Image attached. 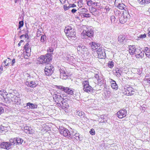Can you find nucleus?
I'll list each match as a JSON object with an SVG mask.
<instances>
[{
    "instance_id": "7",
    "label": "nucleus",
    "mask_w": 150,
    "mask_h": 150,
    "mask_svg": "<svg viewBox=\"0 0 150 150\" xmlns=\"http://www.w3.org/2000/svg\"><path fill=\"white\" fill-rule=\"evenodd\" d=\"M59 131L60 134L64 137L69 138L70 131L69 130L64 127L62 126L59 127Z\"/></svg>"
},
{
    "instance_id": "3",
    "label": "nucleus",
    "mask_w": 150,
    "mask_h": 150,
    "mask_svg": "<svg viewBox=\"0 0 150 150\" xmlns=\"http://www.w3.org/2000/svg\"><path fill=\"white\" fill-rule=\"evenodd\" d=\"M81 35V38L83 39L88 37L92 39V38L93 36L94 32L93 30L91 28L90 29L87 28L86 30H83V31Z\"/></svg>"
},
{
    "instance_id": "47",
    "label": "nucleus",
    "mask_w": 150,
    "mask_h": 150,
    "mask_svg": "<svg viewBox=\"0 0 150 150\" xmlns=\"http://www.w3.org/2000/svg\"><path fill=\"white\" fill-rule=\"evenodd\" d=\"M23 21H20L19 22L18 28H20L23 26Z\"/></svg>"
},
{
    "instance_id": "64",
    "label": "nucleus",
    "mask_w": 150,
    "mask_h": 150,
    "mask_svg": "<svg viewBox=\"0 0 150 150\" xmlns=\"http://www.w3.org/2000/svg\"><path fill=\"white\" fill-rule=\"evenodd\" d=\"M77 11V10L75 8H73L71 10V12L73 13H75Z\"/></svg>"
},
{
    "instance_id": "63",
    "label": "nucleus",
    "mask_w": 150,
    "mask_h": 150,
    "mask_svg": "<svg viewBox=\"0 0 150 150\" xmlns=\"http://www.w3.org/2000/svg\"><path fill=\"white\" fill-rule=\"evenodd\" d=\"M69 6L70 8L71 7L74 8L76 7V5L73 4H71L69 5Z\"/></svg>"
},
{
    "instance_id": "32",
    "label": "nucleus",
    "mask_w": 150,
    "mask_h": 150,
    "mask_svg": "<svg viewBox=\"0 0 150 150\" xmlns=\"http://www.w3.org/2000/svg\"><path fill=\"white\" fill-rule=\"evenodd\" d=\"M16 145H20L22 144L23 140L20 138H16Z\"/></svg>"
},
{
    "instance_id": "11",
    "label": "nucleus",
    "mask_w": 150,
    "mask_h": 150,
    "mask_svg": "<svg viewBox=\"0 0 150 150\" xmlns=\"http://www.w3.org/2000/svg\"><path fill=\"white\" fill-rule=\"evenodd\" d=\"M127 114V111L125 110H121L117 113V115L120 119H122L126 117Z\"/></svg>"
},
{
    "instance_id": "58",
    "label": "nucleus",
    "mask_w": 150,
    "mask_h": 150,
    "mask_svg": "<svg viewBox=\"0 0 150 150\" xmlns=\"http://www.w3.org/2000/svg\"><path fill=\"white\" fill-rule=\"evenodd\" d=\"M16 62V59H13L11 61V64L12 66H14L15 63Z\"/></svg>"
},
{
    "instance_id": "9",
    "label": "nucleus",
    "mask_w": 150,
    "mask_h": 150,
    "mask_svg": "<svg viewBox=\"0 0 150 150\" xmlns=\"http://www.w3.org/2000/svg\"><path fill=\"white\" fill-rule=\"evenodd\" d=\"M97 53L98 54V57L99 59L105 58V53L103 49L99 47L97 50Z\"/></svg>"
},
{
    "instance_id": "34",
    "label": "nucleus",
    "mask_w": 150,
    "mask_h": 150,
    "mask_svg": "<svg viewBox=\"0 0 150 150\" xmlns=\"http://www.w3.org/2000/svg\"><path fill=\"white\" fill-rule=\"evenodd\" d=\"M125 39V37L124 35H120L118 38V41L120 43H121Z\"/></svg>"
},
{
    "instance_id": "12",
    "label": "nucleus",
    "mask_w": 150,
    "mask_h": 150,
    "mask_svg": "<svg viewBox=\"0 0 150 150\" xmlns=\"http://www.w3.org/2000/svg\"><path fill=\"white\" fill-rule=\"evenodd\" d=\"M127 88L126 89L125 91L126 92V94L127 96H131L133 95L135 93V89H134L131 87H127Z\"/></svg>"
},
{
    "instance_id": "22",
    "label": "nucleus",
    "mask_w": 150,
    "mask_h": 150,
    "mask_svg": "<svg viewBox=\"0 0 150 150\" xmlns=\"http://www.w3.org/2000/svg\"><path fill=\"white\" fill-rule=\"evenodd\" d=\"M11 101L14 103L18 105L20 103L21 99L18 97L14 96L13 98H12Z\"/></svg>"
},
{
    "instance_id": "57",
    "label": "nucleus",
    "mask_w": 150,
    "mask_h": 150,
    "mask_svg": "<svg viewBox=\"0 0 150 150\" xmlns=\"http://www.w3.org/2000/svg\"><path fill=\"white\" fill-rule=\"evenodd\" d=\"M63 8L65 11H66L68 10L70 8V7L69 6H67L66 5H64L63 6Z\"/></svg>"
},
{
    "instance_id": "51",
    "label": "nucleus",
    "mask_w": 150,
    "mask_h": 150,
    "mask_svg": "<svg viewBox=\"0 0 150 150\" xmlns=\"http://www.w3.org/2000/svg\"><path fill=\"white\" fill-rule=\"evenodd\" d=\"M83 17L86 18H88L91 17L90 14L89 13H84V14H83Z\"/></svg>"
},
{
    "instance_id": "6",
    "label": "nucleus",
    "mask_w": 150,
    "mask_h": 150,
    "mask_svg": "<svg viewBox=\"0 0 150 150\" xmlns=\"http://www.w3.org/2000/svg\"><path fill=\"white\" fill-rule=\"evenodd\" d=\"M129 16L128 13L127 12H124L123 11V13L120 16H119V21L120 22L124 24L126 23L128 20V17Z\"/></svg>"
},
{
    "instance_id": "5",
    "label": "nucleus",
    "mask_w": 150,
    "mask_h": 150,
    "mask_svg": "<svg viewBox=\"0 0 150 150\" xmlns=\"http://www.w3.org/2000/svg\"><path fill=\"white\" fill-rule=\"evenodd\" d=\"M77 49L78 53L85 54L87 55H88L89 54V52L88 49L85 46L82 44L78 45Z\"/></svg>"
},
{
    "instance_id": "41",
    "label": "nucleus",
    "mask_w": 150,
    "mask_h": 150,
    "mask_svg": "<svg viewBox=\"0 0 150 150\" xmlns=\"http://www.w3.org/2000/svg\"><path fill=\"white\" fill-rule=\"evenodd\" d=\"M87 5L88 6H91L93 5V3L94 0L92 1V0H86Z\"/></svg>"
},
{
    "instance_id": "13",
    "label": "nucleus",
    "mask_w": 150,
    "mask_h": 150,
    "mask_svg": "<svg viewBox=\"0 0 150 150\" xmlns=\"http://www.w3.org/2000/svg\"><path fill=\"white\" fill-rule=\"evenodd\" d=\"M37 105L36 104L30 102L27 103L26 105L25 106L26 109H33L37 108Z\"/></svg>"
},
{
    "instance_id": "61",
    "label": "nucleus",
    "mask_w": 150,
    "mask_h": 150,
    "mask_svg": "<svg viewBox=\"0 0 150 150\" xmlns=\"http://www.w3.org/2000/svg\"><path fill=\"white\" fill-rule=\"evenodd\" d=\"M121 0H115V5H117V4H118V2H121Z\"/></svg>"
},
{
    "instance_id": "59",
    "label": "nucleus",
    "mask_w": 150,
    "mask_h": 150,
    "mask_svg": "<svg viewBox=\"0 0 150 150\" xmlns=\"http://www.w3.org/2000/svg\"><path fill=\"white\" fill-rule=\"evenodd\" d=\"M53 51V49L52 47H50L49 49L47 50V52H52Z\"/></svg>"
},
{
    "instance_id": "56",
    "label": "nucleus",
    "mask_w": 150,
    "mask_h": 150,
    "mask_svg": "<svg viewBox=\"0 0 150 150\" xmlns=\"http://www.w3.org/2000/svg\"><path fill=\"white\" fill-rule=\"evenodd\" d=\"M92 135H94L95 134V131L93 129H91L89 132Z\"/></svg>"
},
{
    "instance_id": "43",
    "label": "nucleus",
    "mask_w": 150,
    "mask_h": 150,
    "mask_svg": "<svg viewBox=\"0 0 150 150\" xmlns=\"http://www.w3.org/2000/svg\"><path fill=\"white\" fill-rule=\"evenodd\" d=\"M108 67L110 68H112L114 66V62L112 61H109L108 64Z\"/></svg>"
},
{
    "instance_id": "52",
    "label": "nucleus",
    "mask_w": 150,
    "mask_h": 150,
    "mask_svg": "<svg viewBox=\"0 0 150 150\" xmlns=\"http://www.w3.org/2000/svg\"><path fill=\"white\" fill-rule=\"evenodd\" d=\"M65 87L63 86H57V88L59 89H61V90L64 91V88H65Z\"/></svg>"
},
{
    "instance_id": "33",
    "label": "nucleus",
    "mask_w": 150,
    "mask_h": 150,
    "mask_svg": "<svg viewBox=\"0 0 150 150\" xmlns=\"http://www.w3.org/2000/svg\"><path fill=\"white\" fill-rule=\"evenodd\" d=\"M132 71L134 73H136L139 75H140L142 72V70L139 69H134Z\"/></svg>"
},
{
    "instance_id": "50",
    "label": "nucleus",
    "mask_w": 150,
    "mask_h": 150,
    "mask_svg": "<svg viewBox=\"0 0 150 150\" xmlns=\"http://www.w3.org/2000/svg\"><path fill=\"white\" fill-rule=\"evenodd\" d=\"M84 112H83L79 111L77 112L76 115H79L80 116H82L84 115Z\"/></svg>"
},
{
    "instance_id": "2",
    "label": "nucleus",
    "mask_w": 150,
    "mask_h": 150,
    "mask_svg": "<svg viewBox=\"0 0 150 150\" xmlns=\"http://www.w3.org/2000/svg\"><path fill=\"white\" fill-rule=\"evenodd\" d=\"M52 54L49 53L45 55H42L38 58V63L39 64H44L47 63H49L50 61L52 59Z\"/></svg>"
},
{
    "instance_id": "23",
    "label": "nucleus",
    "mask_w": 150,
    "mask_h": 150,
    "mask_svg": "<svg viewBox=\"0 0 150 150\" xmlns=\"http://www.w3.org/2000/svg\"><path fill=\"white\" fill-rule=\"evenodd\" d=\"M136 47L135 45H130L129 46V52L131 55H133L134 53V50H135Z\"/></svg>"
},
{
    "instance_id": "45",
    "label": "nucleus",
    "mask_w": 150,
    "mask_h": 150,
    "mask_svg": "<svg viewBox=\"0 0 150 150\" xmlns=\"http://www.w3.org/2000/svg\"><path fill=\"white\" fill-rule=\"evenodd\" d=\"M46 36L45 35H43L41 36L40 39V41L42 42H44L46 40Z\"/></svg>"
},
{
    "instance_id": "10",
    "label": "nucleus",
    "mask_w": 150,
    "mask_h": 150,
    "mask_svg": "<svg viewBox=\"0 0 150 150\" xmlns=\"http://www.w3.org/2000/svg\"><path fill=\"white\" fill-rule=\"evenodd\" d=\"M53 97L54 101L57 103V106L58 103H61L64 99L61 96L55 94L53 95Z\"/></svg>"
},
{
    "instance_id": "53",
    "label": "nucleus",
    "mask_w": 150,
    "mask_h": 150,
    "mask_svg": "<svg viewBox=\"0 0 150 150\" xmlns=\"http://www.w3.org/2000/svg\"><path fill=\"white\" fill-rule=\"evenodd\" d=\"M140 49L136 48L135 50H134V54H136L137 53H139V52Z\"/></svg>"
},
{
    "instance_id": "4",
    "label": "nucleus",
    "mask_w": 150,
    "mask_h": 150,
    "mask_svg": "<svg viewBox=\"0 0 150 150\" xmlns=\"http://www.w3.org/2000/svg\"><path fill=\"white\" fill-rule=\"evenodd\" d=\"M54 70V68L52 64L48 63L45 68V74L47 76L51 75Z\"/></svg>"
},
{
    "instance_id": "1",
    "label": "nucleus",
    "mask_w": 150,
    "mask_h": 150,
    "mask_svg": "<svg viewBox=\"0 0 150 150\" xmlns=\"http://www.w3.org/2000/svg\"><path fill=\"white\" fill-rule=\"evenodd\" d=\"M64 32L69 39L74 40L76 39V33L73 25H71L66 28Z\"/></svg>"
},
{
    "instance_id": "38",
    "label": "nucleus",
    "mask_w": 150,
    "mask_h": 150,
    "mask_svg": "<svg viewBox=\"0 0 150 150\" xmlns=\"http://www.w3.org/2000/svg\"><path fill=\"white\" fill-rule=\"evenodd\" d=\"M114 13L116 16H119V17L122 14H121L120 11L117 9H115Z\"/></svg>"
},
{
    "instance_id": "8",
    "label": "nucleus",
    "mask_w": 150,
    "mask_h": 150,
    "mask_svg": "<svg viewBox=\"0 0 150 150\" xmlns=\"http://www.w3.org/2000/svg\"><path fill=\"white\" fill-rule=\"evenodd\" d=\"M83 90L87 93H91L92 91V88L89 85L88 81H86L83 82Z\"/></svg>"
},
{
    "instance_id": "42",
    "label": "nucleus",
    "mask_w": 150,
    "mask_h": 150,
    "mask_svg": "<svg viewBox=\"0 0 150 150\" xmlns=\"http://www.w3.org/2000/svg\"><path fill=\"white\" fill-rule=\"evenodd\" d=\"M73 137L72 139H75L77 140H80L79 135V133H76L75 135Z\"/></svg>"
},
{
    "instance_id": "39",
    "label": "nucleus",
    "mask_w": 150,
    "mask_h": 150,
    "mask_svg": "<svg viewBox=\"0 0 150 150\" xmlns=\"http://www.w3.org/2000/svg\"><path fill=\"white\" fill-rule=\"evenodd\" d=\"M76 133L74 132H72L71 133L69 132V139H72L73 137L75 135Z\"/></svg>"
},
{
    "instance_id": "18",
    "label": "nucleus",
    "mask_w": 150,
    "mask_h": 150,
    "mask_svg": "<svg viewBox=\"0 0 150 150\" xmlns=\"http://www.w3.org/2000/svg\"><path fill=\"white\" fill-rule=\"evenodd\" d=\"M90 11L91 13L94 16L96 17L98 16L99 11L95 8L92 7Z\"/></svg>"
},
{
    "instance_id": "27",
    "label": "nucleus",
    "mask_w": 150,
    "mask_h": 150,
    "mask_svg": "<svg viewBox=\"0 0 150 150\" xmlns=\"http://www.w3.org/2000/svg\"><path fill=\"white\" fill-rule=\"evenodd\" d=\"M139 3L142 5L147 4L150 3V0H138Z\"/></svg>"
},
{
    "instance_id": "49",
    "label": "nucleus",
    "mask_w": 150,
    "mask_h": 150,
    "mask_svg": "<svg viewBox=\"0 0 150 150\" xmlns=\"http://www.w3.org/2000/svg\"><path fill=\"white\" fill-rule=\"evenodd\" d=\"M4 111V107L0 106V115L3 114Z\"/></svg>"
},
{
    "instance_id": "40",
    "label": "nucleus",
    "mask_w": 150,
    "mask_h": 150,
    "mask_svg": "<svg viewBox=\"0 0 150 150\" xmlns=\"http://www.w3.org/2000/svg\"><path fill=\"white\" fill-rule=\"evenodd\" d=\"M110 20L112 23L114 24L117 22V21L116 20V18L114 16H111Z\"/></svg>"
},
{
    "instance_id": "30",
    "label": "nucleus",
    "mask_w": 150,
    "mask_h": 150,
    "mask_svg": "<svg viewBox=\"0 0 150 150\" xmlns=\"http://www.w3.org/2000/svg\"><path fill=\"white\" fill-rule=\"evenodd\" d=\"M144 51L146 56L148 57H150V49L146 47L144 48Z\"/></svg>"
},
{
    "instance_id": "14",
    "label": "nucleus",
    "mask_w": 150,
    "mask_h": 150,
    "mask_svg": "<svg viewBox=\"0 0 150 150\" xmlns=\"http://www.w3.org/2000/svg\"><path fill=\"white\" fill-rule=\"evenodd\" d=\"M60 78L64 79H67L68 74L66 72L65 70L61 69L60 70Z\"/></svg>"
},
{
    "instance_id": "25",
    "label": "nucleus",
    "mask_w": 150,
    "mask_h": 150,
    "mask_svg": "<svg viewBox=\"0 0 150 150\" xmlns=\"http://www.w3.org/2000/svg\"><path fill=\"white\" fill-rule=\"evenodd\" d=\"M62 106H65L66 108H69V104L67 103L66 100L64 99L63 100L62 102L61 103H58V106L59 107H61Z\"/></svg>"
},
{
    "instance_id": "54",
    "label": "nucleus",
    "mask_w": 150,
    "mask_h": 150,
    "mask_svg": "<svg viewBox=\"0 0 150 150\" xmlns=\"http://www.w3.org/2000/svg\"><path fill=\"white\" fill-rule=\"evenodd\" d=\"M146 37V34H141V35L139 38H145Z\"/></svg>"
},
{
    "instance_id": "31",
    "label": "nucleus",
    "mask_w": 150,
    "mask_h": 150,
    "mask_svg": "<svg viewBox=\"0 0 150 150\" xmlns=\"http://www.w3.org/2000/svg\"><path fill=\"white\" fill-rule=\"evenodd\" d=\"M7 131V127L2 126H0V133L4 134Z\"/></svg>"
},
{
    "instance_id": "55",
    "label": "nucleus",
    "mask_w": 150,
    "mask_h": 150,
    "mask_svg": "<svg viewBox=\"0 0 150 150\" xmlns=\"http://www.w3.org/2000/svg\"><path fill=\"white\" fill-rule=\"evenodd\" d=\"M30 52H26V54L25 56V58H27L28 57H29L30 55Z\"/></svg>"
},
{
    "instance_id": "17",
    "label": "nucleus",
    "mask_w": 150,
    "mask_h": 150,
    "mask_svg": "<svg viewBox=\"0 0 150 150\" xmlns=\"http://www.w3.org/2000/svg\"><path fill=\"white\" fill-rule=\"evenodd\" d=\"M25 84L31 88H35L37 85V83L35 81H31L30 82L27 81L25 82Z\"/></svg>"
},
{
    "instance_id": "28",
    "label": "nucleus",
    "mask_w": 150,
    "mask_h": 150,
    "mask_svg": "<svg viewBox=\"0 0 150 150\" xmlns=\"http://www.w3.org/2000/svg\"><path fill=\"white\" fill-rule=\"evenodd\" d=\"M135 55L136 57L138 59L142 58L144 56V52H142L140 50L139 53H137Z\"/></svg>"
},
{
    "instance_id": "24",
    "label": "nucleus",
    "mask_w": 150,
    "mask_h": 150,
    "mask_svg": "<svg viewBox=\"0 0 150 150\" xmlns=\"http://www.w3.org/2000/svg\"><path fill=\"white\" fill-rule=\"evenodd\" d=\"M8 95V93L6 92V91L4 90H2L0 91V95L1 96V97L0 96V98L2 99L3 98L4 99H5V96H6Z\"/></svg>"
},
{
    "instance_id": "16",
    "label": "nucleus",
    "mask_w": 150,
    "mask_h": 150,
    "mask_svg": "<svg viewBox=\"0 0 150 150\" xmlns=\"http://www.w3.org/2000/svg\"><path fill=\"white\" fill-rule=\"evenodd\" d=\"M74 89L71 88L65 87L64 88V91L69 95H72L74 94Z\"/></svg>"
},
{
    "instance_id": "20",
    "label": "nucleus",
    "mask_w": 150,
    "mask_h": 150,
    "mask_svg": "<svg viewBox=\"0 0 150 150\" xmlns=\"http://www.w3.org/2000/svg\"><path fill=\"white\" fill-rule=\"evenodd\" d=\"M117 7L120 9L124 10H125V12H127L126 10L127 9V7L124 4L121 3H119L118 4L116 5Z\"/></svg>"
},
{
    "instance_id": "21",
    "label": "nucleus",
    "mask_w": 150,
    "mask_h": 150,
    "mask_svg": "<svg viewBox=\"0 0 150 150\" xmlns=\"http://www.w3.org/2000/svg\"><path fill=\"white\" fill-rule=\"evenodd\" d=\"M110 82L111 83V86L112 88L117 90L118 88V86L115 81L112 79H111L110 80Z\"/></svg>"
},
{
    "instance_id": "44",
    "label": "nucleus",
    "mask_w": 150,
    "mask_h": 150,
    "mask_svg": "<svg viewBox=\"0 0 150 150\" xmlns=\"http://www.w3.org/2000/svg\"><path fill=\"white\" fill-rule=\"evenodd\" d=\"M66 59L67 60H69L70 62H72L74 61V58L72 56H69V57H67Z\"/></svg>"
},
{
    "instance_id": "60",
    "label": "nucleus",
    "mask_w": 150,
    "mask_h": 150,
    "mask_svg": "<svg viewBox=\"0 0 150 150\" xmlns=\"http://www.w3.org/2000/svg\"><path fill=\"white\" fill-rule=\"evenodd\" d=\"M60 107L62 108V109L64 110V111L65 112H67L66 110H67V108H66L65 106H62Z\"/></svg>"
},
{
    "instance_id": "37",
    "label": "nucleus",
    "mask_w": 150,
    "mask_h": 150,
    "mask_svg": "<svg viewBox=\"0 0 150 150\" xmlns=\"http://www.w3.org/2000/svg\"><path fill=\"white\" fill-rule=\"evenodd\" d=\"M93 78H95L97 80V81H98L97 82L98 83H99V82L101 81V79L99 77V75L98 74H95V75L94 76Z\"/></svg>"
},
{
    "instance_id": "48",
    "label": "nucleus",
    "mask_w": 150,
    "mask_h": 150,
    "mask_svg": "<svg viewBox=\"0 0 150 150\" xmlns=\"http://www.w3.org/2000/svg\"><path fill=\"white\" fill-rule=\"evenodd\" d=\"M28 35L27 33L25 34V35H22L20 36V38L22 39L23 38H28Z\"/></svg>"
},
{
    "instance_id": "19",
    "label": "nucleus",
    "mask_w": 150,
    "mask_h": 150,
    "mask_svg": "<svg viewBox=\"0 0 150 150\" xmlns=\"http://www.w3.org/2000/svg\"><path fill=\"white\" fill-rule=\"evenodd\" d=\"M90 45H91L92 48L93 50H96V52L97 50L99 47H100L99 44L96 43L95 42H92L91 43H90Z\"/></svg>"
},
{
    "instance_id": "26",
    "label": "nucleus",
    "mask_w": 150,
    "mask_h": 150,
    "mask_svg": "<svg viewBox=\"0 0 150 150\" xmlns=\"http://www.w3.org/2000/svg\"><path fill=\"white\" fill-rule=\"evenodd\" d=\"M113 71L114 72H115V73L116 74V75L117 77H120V76L121 75V74H122L121 70L117 68L115 70H114Z\"/></svg>"
},
{
    "instance_id": "62",
    "label": "nucleus",
    "mask_w": 150,
    "mask_h": 150,
    "mask_svg": "<svg viewBox=\"0 0 150 150\" xmlns=\"http://www.w3.org/2000/svg\"><path fill=\"white\" fill-rule=\"evenodd\" d=\"M149 77L148 76H146L145 78L144 79V81H146L147 83L148 82V77Z\"/></svg>"
},
{
    "instance_id": "36",
    "label": "nucleus",
    "mask_w": 150,
    "mask_h": 150,
    "mask_svg": "<svg viewBox=\"0 0 150 150\" xmlns=\"http://www.w3.org/2000/svg\"><path fill=\"white\" fill-rule=\"evenodd\" d=\"M11 59L9 58H8L7 59H6L4 61V63L5 64L4 65L5 66H9L10 64V63L11 62Z\"/></svg>"
},
{
    "instance_id": "35",
    "label": "nucleus",
    "mask_w": 150,
    "mask_h": 150,
    "mask_svg": "<svg viewBox=\"0 0 150 150\" xmlns=\"http://www.w3.org/2000/svg\"><path fill=\"white\" fill-rule=\"evenodd\" d=\"M16 138H11L9 140V143L11 146L13 145H16Z\"/></svg>"
},
{
    "instance_id": "15",
    "label": "nucleus",
    "mask_w": 150,
    "mask_h": 150,
    "mask_svg": "<svg viewBox=\"0 0 150 150\" xmlns=\"http://www.w3.org/2000/svg\"><path fill=\"white\" fill-rule=\"evenodd\" d=\"M1 148L6 149H9L11 147L9 143L6 142L1 143Z\"/></svg>"
},
{
    "instance_id": "29",
    "label": "nucleus",
    "mask_w": 150,
    "mask_h": 150,
    "mask_svg": "<svg viewBox=\"0 0 150 150\" xmlns=\"http://www.w3.org/2000/svg\"><path fill=\"white\" fill-rule=\"evenodd\" d=\"M24 48L26 52H30L31 51V47L29 46V44L28 43H27L25 45Z\"/></svg>"
},
{
    "instance_id": "46",
    "label": "nucleus",
    "mask_w": 150,
    "mask_h": 150,
    "mask_svg": "<svg viewBox=\"0 0 150 150\" xmlns=\"http://www.w3.org/2000/svg\"><path fill=\"white\" fill-rule=\"evenodd\" d=\"M80 10V12L83 14H84V13H85L86 12H87L88 11L87 9L85 8H81Z\"/></svg>"
}]
</instances>
